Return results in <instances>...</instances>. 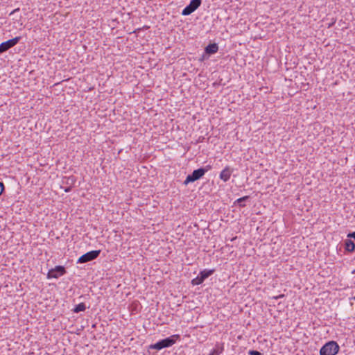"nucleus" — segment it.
Here are the masks:
<instances>
[{
	"instance_id": "f257e3e1",
	"label": "nucleus",
	"mask_w": 355,
	"mask_h": 355,
	"mask_svg": "<svg viewBox=\"0 0 355 355\" xmlns=\"http://www.w3.org/2000/svg\"><path fill=\"white\" fill-rule=\"evenodd\" d=\"M180 338L179 334H174L164 339L160 340L155 344L150 345L149 348L161 350L164 348L169 347L174 345L178 340Z\"/></svg>"
},
{
	"instance_id": "f03ea898",
	"label": "nucleus",
	"mask_w": 355,
	"mask_h": 355,
	"mask_svg": "<svg viewBox=\"0 0 355 355\" xmlns=\"http://www.w3.org/2000/svg\"><path fill=\"white\" fill-rule=\"evenodd\" d=\"M340 347L336 341H328L320 349V355H336Z\"/></svg>"
},
{
	"instance_id": "7ed1b4c3",
	"label": "nucleus",
	"mask_w": 355,
	"mask_h": 355,
	"mask_svg": "<svg viewBox=\"0 0 355 355\" xmlns=\"http://www.w3.org/2000/svg\"><path fill=\"white\" fill-rule=\"evenodd\" d=\"M211 168L210 165H207L205 168H199L193 171L191 174H189L187 176L184 184L187 185L191 182H193L199 179H200L207 171H208Z\"/></svg>"
},
{
	"instance_id": "20e7f679",
	"label": "nucleus",
	"mask_w": 355,
	"mask_h": 355,
	"mask_svg": "<svg viewBox=\"0 0 355 355\" xmlns=\"http://www.w3.org/2000/svg\"><path fill=\"white\" fill-rule=\"evenodd\" d=\"M214 271V269H205L201 271L196 278L191 280L192 285L195 286L201 284L207 278L211 276Z\"/></svg>"
},
{
	"instance_id": "39448f33",
	"label": "nucleus",
	"mask_w": 355,
	"mask_h": 355,
	"mask_svg": "<svg viewBox=\"0 0 355 355\" xmlns=\"http://www.w3.org/2000/svg\"><path fill=\"white\" fill-rule=\"evenodd\" d=\"M101 250H92L80 256L77 263H84L96 259L100 254Z\"/></svg>"
},
{
	"instance_id": "423d86ee",
	"label": "nucleus",
	"mask_w": 355,
	"mask_h": 355,
	"mask_svg": "<svg viewBox=\"0 0 355 355\" xmlns=\"http://www.w3.org/2000/svg\"><path fill=\"white\" fill-rule=\"evenodd\" d=\"M202 0H191L182 11V15L184 16L191 15L200 6Z\"/></svg>"
},
{
	"instance_id": "0eeeda50",
	"label": "nucleus",
	"mask_w": 355,
	"mask_h": 355,
	"mask_svg": "<svg viewBox=\"0 0 355 355\" xmlns=\"http://www.w3.org/2000/svg\"><path fill=\"white\" fill-rule=\"evenodd\" d=\"M21 40V37H15L0 44V54L15 46Z\"/></svg>"
},
{
	"instance_id": "6e6552de",
	"label": "nucleus",
	"mask_w": 355,
	"mask_h": 355,
	"mask_svg": "<svg viewBox=\"0 0 355 355\" xmlns=\"http://www.w3.org/2000/svg\"><path fill=\"white\" fill-rule=\"evenodd\" d=\"M66 273V269L64 266H57L54 268L49 270L47 274V278H58Z\"/></svg>"
},
{
	"instance_id": "1a4fd4ad",
	"label": "nucleus",
	"mask_w": 355,
	"mask_h": 355,
	"mask_svg": "<svg viewBox=\"0 0 355 355\" xmlns=\"http://www.w3.org/2000/svg\"><path fill=\"white\" fill-rule=\"evenodd\" d=\"M233 172V169L230 166H226L220 173V178L224 181L227 182L230 180L231 175Z\"/></svg>"
},
{
	"instance_id": "9d476101",
	"label": "nucleus",
	"mask_w": 355,
	"mask_h": 355,
	"mask_svg": "<svg viewBox=\"0 0 355 355\" xmlns=\"http://www.w3.org/2000/svg\"><path fill=\"white\" fill-rule=\"evenodd\" d=\"M218 51V46L216 43L209 44L205 49V52L207 55L214 54Z\"/></svg>"
},
{
	"instance_id": "9b49d317",
	"label": "nucleus",
	"mask_w": 355,
	"mask_h": 355,
	"mask_svg": "<svg viewBox=\"0 0 355 355\" xmlns=\"http://www.w3.org/2000/svg\"><path fill=\"white\" fill-rule=\"evenodd\" d=\"M345 248L347 252H352L355 250V243L350 239L345 241Z\"/></svg>"
},
{
	"instance_id": "f8f14e48",
	"label": "nucleus",
	"mask_w": 355,
	"mask_h": 355,
	"mask_svg": "<svg viewBox=\"0 0 355 355\" xmlns=\"http://www.w3.org/2000/svg\"><path fill=\"white\" fill-rule=\"evenodd\" d=\"M250 198L249 196H245L243 197H241L239 199H237L235 202V205H238L240 207H244L245 205L243 203L244 202L247 201Z\"/></svg>"
},
{
	"instance_id": "ddd939ff",
	"label": "nucleus",
	"mask_w": 355,
	"mask_h": 355,
	"mask_svg": "<svg viewBox=\"0 0 355 355\" xmlns=\"http://www.w3.org/2000/svg\"><path fill=\"white\" fill-rule=\"evenodd\" d=\"M86 309V306L85 303L82 302L78 304H77L73 309V313H79L81 311H84Z\"/></svg>"
},
{
	"instance_id": "4468645a",
	"label": "nucleus",
	"mask_w": 355,
	"mask_h": 355,
	"mask_svg": "<svg viewBox=\"0 0 355 355\" xmlns=\"http://www.w3.org/2000/svg\"><path fill=\"white\" fill-rule=\"evenodd\" d=\"M223 347H217V348L214 349L212 350V352L209 355H219L223 352Z\"/></svg>"
},
{
	"instance_id": "2eb2a0df",
	"label": "nucleus",
	"mask_w": 355,
	"mask_h": 355,
	"mask_svg": "<svg viewBox=\"0 0 355 355\" xmlns=\"http://www.w3.org/2000/svg\"><path fill=\"white\" fill-rule=\"evenodd\" d=\"M76 182V179L73 176H70L67 178L66 183L67 184H73Z\"/></svg>"
},
{
	"instance_id": "dca6fc26",
	"label": "nucleus",
	"mask_w": 355,
	"mask_h": 355,
	"mask_svg": "<svg viewBox=\"0 0 355 355\" xmlns=\"http://www.w3.org/2000/svg\"><path fill=\"white\" fill-rule=\"evenodd\" d=\"M249 354L250 355H263V354H261L260 352L257 351V350H250Z\"/></svg>"
},
{
	"instance_id": "f3484780",
	"label": "nucleus",
	"mask_w": 355,
	"mask_h": 355,
	"mask_svg": "<svg viewBox=\"0 0 355 355\" xmlns=\"http://www.w3.org/2000/svg\"><path fill=\"white\" fill-rule=\"evenodd\" d=\"M347 237L350 239H354L355 240V232L349 233L347 234Z\"/></svg>"
},
{
	"instance_id": "a211bd4d",
	"label": "nucleus",
	"mask_w": 355,
	"mask_h": 355,
	"mask_svg": "<svg viewBox=\"0 0 355 355\" xmlns=\"http://www.w3.org/2000/svg\"><path fill=\"white\" fill-rule=\"evenodd\" d=\"M4 189V184L3 182H0V196L2 194Z\"/></svg>"
},
{
	"instance_id": "6ab92c4d",
	"label": "nucleus",
	"mask_w": 355,
	"mask_h": 355,
	"mask_svg": "<svg viewBox=\"0 0 355 355\" xmlns=\"http://www.w3.org/2000/svg\"><path fill=\"white\" fill-rule=\"evenodd\" d=\"M71 186H69V187H68L64 189V191L65 192H69V191H71Z\"/></svg>"
},
{
	"instance_id": "aec40b11",
	"label": "nucleus",
	"mask_w": 355,
	"mask_h": 355,
	"mask_svg": "<svg viewBox=\"0 0 355 355\" xmlns=\"http://www.w3.org/2000/svg\"><path fill=\"white\" fill-rule=\"evenodd\" d=\"M19 8L15 9V10H14L11 13H10V15H11V14H12V13H14V12H17V11H19Z\"/></svg>"
},
{
	"instance_id": "412c9836",
	"label": "nucleus",
	"mask_w": 355,
	"mask_h": 355,
	"mask_svg": "<svg viewBox=\"0 0 355 355\" xmlns=\"http://www.w3.org/2000/svg\"><path fill=\"white\" fill-rule=\"evenodd\" d=\"M95 327H96V324L92 325V328H95Z\"/></svg>"
}]
</instances>
